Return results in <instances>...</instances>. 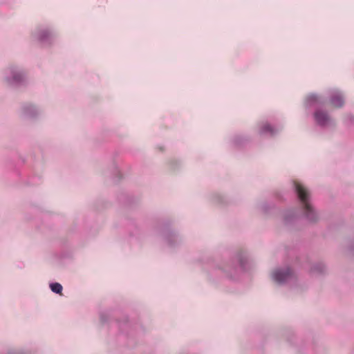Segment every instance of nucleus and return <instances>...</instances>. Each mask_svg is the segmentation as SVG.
Segmentation results:
<instances>
[{"mask_svg": "<svg viewBox=\"0 0 354 354\" xmlns=\"http://www.w3.org/2000/svg\"><path fill=\"white\" fill-rule=\"evenodd\" d=\"M294 189L301 203V213L298 214L293 209H288L283 214V221L286 225H291L300 217L310 223H315L319 220V215L310 201L309 191L302 185L294 183Z\"/></svg>", "mask_w": 354, "mask_h": 354, "instance_id": "f257e3e1", "label": "nucleus"}, {"mask_svg": "<svg viewBox=\"0 0 354 354\" xmlns=\"http://www.w3.org/2000/svg\"><path fill=\"white\" fill-rule=\"evenodd\" d=\"M272 279L278 285L283 286L296 279L295 271L288 266L277 267L271 274Z\"/></svg>", "mask_w": 354, "mask_h": 354, "instance_id": "f03ea898", "label": "nucleus"}, {"mask_svg": "<svg viewBox=\"0 0 354 354\" xmlns=\"http://www.w3.org/2000/svg\"><path fill=\"white\" fill-rule=\"evenodd\" d=\"M246 263V257L238 254L233 258L231 265L225 268V272L229 277L235 279L240 272L247 270Z\"/></svg>", "mask_w": 354, "mask_h": 354, "instance_id": "7ed1b4c3", "label": "nucleus"}, {"mask_svg": "<svg viewBox=\"0 0 354 354\" xmlns=\"http://www.w3.org/2000/svg\"><path fill=\"white\" fill-rule=\"evenodd\" d=\"M5 80L10 86L17 87L26 82V74L22 69L12 67L10 74L5 77Z\"/></svg>", "mask_w": 354, "mask_h": 354, "instance_id": "20e7f679", "label": "nucleus"}, {"mask_svg": "<svg viewBox=\"0 0 354 354\" xmlns=\"http://www.w3.org/2000/svg\"><path fill=\"white\" fill-rule=\"evenodd\" d=\"M313 118L316 124L322 128H327L335 125V121L328 112L322 109H317L313 113Z\"/></svg>", "mask_w": 354, "mask_h": 354, "instance_id": "39448f33", "label": "nucleus"}, {"mask_svg": "<svg viewBox=\"0 0 354 354\" xmlns=\"http://www.w3.org/2000/svg\"><path fill=\"white\" fill-rule=\"evenodd\" d=\"M36 39L43 45H48L51 44L54 33L48 28H39L34 33Z\"/></svg>", "mask_w": 354, "mask_h": 354, "instance_id": "423d86ee", "label": "nucleus"}, {"mask_svg": "<svg viewBox=\"0 0 354 354\" xmlns=\"http://www.w3.org/2000/svg\"><path fill=\"white\" fill-rule=\"evenodd\" d=\"M330 102L337 108H341L344 104V97L339 90H333L330 94Z\"/></svg>", "mask_w": 354, "mask_h": 354, "instance_id": "0eeeda50", "label": "nucleus"}, {"mask_svg": "<svg viewBox=\"0 0 354 354\" xmlns=\"http://www.w3.org/2000/svg\"><path fill=\"white\" fill-rule=\"evenodd\" d=\"M324 104V99L315 94L311 93L308 95L305 100L304 104L306 108L322 106Z\"/></svg>", "mask_w": 354, "mask_h": 354, "instance_id": "6e6552de", "label": "nucleus"}, {"mask_svg": "<svg viewBox=\"0 0 354 354\" xmlns=\"http://www.w3.org/2000/svg\"><path fill=\"white\" fill-rule=\"evenodd\" d=\"M162 236L169 247H174L181 242V238L172 230L164 232Z\"/></svg>", "mask_w": 354, "mask_h": 354, "instance_id": "1a4fd4ad", "label": "nucleus"}, {"mask_svg": "<svg viewBox=\"0 0 354 354\" xmlns=\"http://www.w3.org/2000/svg\"><path fill=\"white\" fill-rule=\"evenodd\" d=\"M39 113V110L32 104L26 103L21 106V113L26 118H34Z\"/></svg>", "mask_w": 354, "mask_h": 354, "instance_id": "9d476101", "label": "nucleus"}, {"mask_svg": "<svg viewBox=\"0 0 354 354\" xmlns=\"http://www.w3.org/2000/svg\"><path fill=\"white\" fill-rule=\"evenodd\" d=\"M326 265L322 262H317L312 264L310 268V273L313 276H320L326 272Z\"/></svg>", "mask_w": 354, "mask_h": 354, "instance_id": "9b49d317", "label": "nucleus"}, {"mask_svg": "<svg viewBox=\"0 0 354 354\" xmlns=\"http://www.w3.org/2000/svg\"><path fill=\"white\" fill-rule=\"evenodd\" d=\"M278 130L272 126H270L268 123L263 124L260 129H259V133L261 135H270L274 136L275 133H277Z\"/></svg>", "mask_w": 354, "mask_h": 354, "instance_id": "f8f14e48", "label": "nucleus"}, {"mask_svg": "<svg viewBox=\"0 0 354 354\" xmlns=\"http://www.w3.org/2000/svg\"><path fill=\"white\" fill-rule=\"evenodd\" d=\"M259 208L263 213L268 214L271 209L274 208V205L272 203L269 204L267 202H264L259 205Z\"/></svg>", "mask_w": 354, "mask_h": 354, "instance_id": "ddd939ff", "label": "nucleus"}, {"mask_svg": "<svg viewBox=\"0 0 354 354\" xmlns=\"http://www.w3.org/2000/svg\"><path fill=\"white\" fill-rule=\"evenodd\" d=\"M50 288L52 292L56 294H61L62 291V286L57 282L51 283L50 284Z\"/></svg>", "mask_w": 354, "mask_h": 354, "instance_id": "4468645a", "label": "nucleus"}, {"mask_svg": "<svg viewBox=\"0 0 354 354\" xmlns=\"http://www.w3.org/2000/svg\"><path fill=\"white\" fill-rule=\"evenodd\" d=\"M4 354H30L28 352H25L21 349L9 348Z\"/></svg>", "mask_w": 354, "mask_h": 354, "instance_id": "2eb2a0df", "label": "nucleus"}, {"mask_svg": "<svg viewBox=\"0 0 354 354\" xmlns=\"http://www.w3.org/2000/svg\"><path fill=\"white\" fill-rule=\"evenodd\" d=\"M245 141V139L241 136H237L234 138L233 142L236 146H241L243 142Z\"/></svg>", "mask_w": 354, "mask_h": 354, "instance_id": "dca6fc26", "label": "nucleus"}, {"mask_svg": "<svg viewBox=\"0 0 354 354\" xmlns=\"http://www.w3.org/2000/svg\"><path fill=\"white\" fill-rule=\"evenodd\" d=\"M348 251L351 257L354 259V241L348 246Z\"/></svg>", "mask_w": 354, "mask_h": 354, "instance_id": "f3484780", "label": "nucleus"}, {"mask_svg": "<svg viewBox=\"0 0 354 354\" xmlns=\"http://www.w3.org/2000/svg\"><path fill=\"white\" fill-rule=\"evenodd\" d=\"M216 199L217 200V202L219 203H224V198L221 195H216Z\"/></svg>", "mask_w": 354, "mask_h": 354, "instance_id": "a211bd4d", "label": "nucleus"}, {"mask_svg": "<svg viewBox=\"0 0 354 354\" xmlns=\"http://www.w3.org/2000/svg\"><path fill=\"white\" fill-rule=\"evenodd\" d=\"M350 119H351V122H354V118L353 116H351Z\"/></svg>", "mask_w": 354, "mask_h": 354, "instance_id": "6ab92c4d", "label": "nucleus"}]
</instances>
